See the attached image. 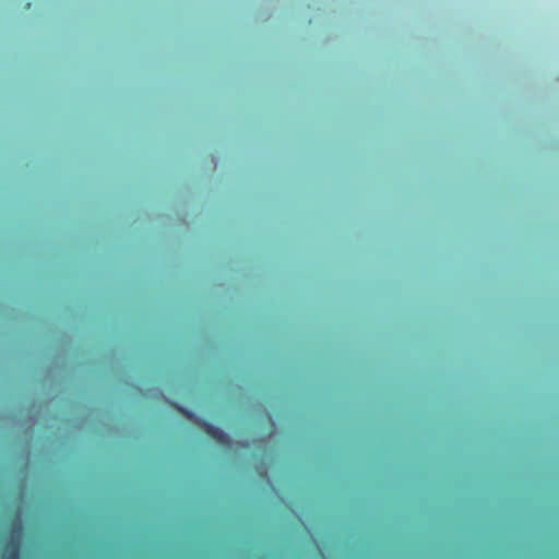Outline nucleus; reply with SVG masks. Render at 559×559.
Instances as JSON below:
<instances>
[{
	"label": "nucleus",
	"instance_id": "f257e3e1",
	"mask_svg": "<svg viewBox=\"0 0 559 559\" xmlns=\"http://www.w3.org/2000/svg\"><path fill=\"white\" fill-rule=\"evenodd\" d=\"M201 426L203 427L204 431L218 443L223 445L230 444L229 436L226 432H224L221 428L206 421H203Z\"/></svg>",
	"mask_w": 559,
	"mask_h": 559
},
{
	"label": "nucleus",
	"instance_id": "f03ea898",
	"mask_svg": "<svg viewBox=\"0 0 559 559\" xmlns=\"http://www.w3.org/2000/svg\"><path fill=\"white\" fill-rule=\"evenodd\" d=\"M201 426L203 427L204 431L218 443L223 445L230 444L229 436L226 432H224L221 428L206 421H203Z\"/></svg>",
	"mask_w": 559,
	"mask_h": 559
},
{
	"label": "nucleus",
	"instance_id": "7ed1b4c3",
	"mask_svg": "<svg viewBox=\"0 0 559 559\" xmlns=\"http://www.w3.org/2000/svg\"><path fill=\"white\" fill-rule=\"evenodd\" d=\"M5 550L8 551V556L5 559H19L20 557V546L17 543H10L5 546Z\"/></svg>",
	"mask_w": 559,
	"mask_h": 559
}]
</instances>
